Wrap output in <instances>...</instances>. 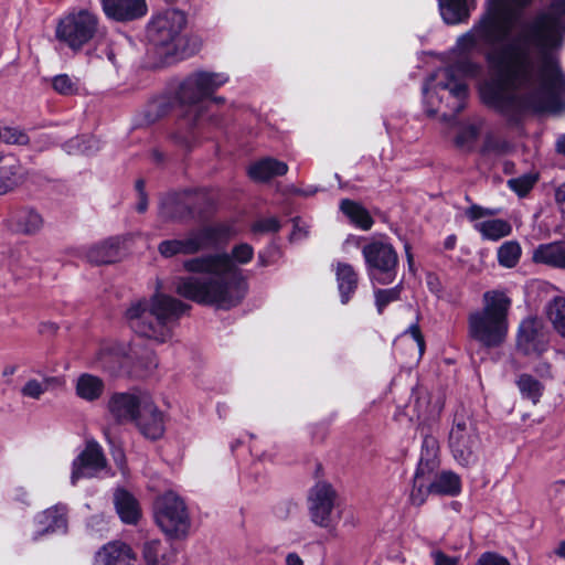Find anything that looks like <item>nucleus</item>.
<instances>
[{
  "instance_id": "obj_1",
  "label": "nucleus",
  "mask_w": 565,
  "mask_h": 565,
  "mask_svg": "<svg viewBox=\"0 0 565 565\" xmlns=\"http://www.w3.org/2000/svg\"><path fill=\"white\" fill-rule=\"evenodd\" d=\"M531 0H487V12L458 38L455 61L439 70L424 87L426 111L437 114L435 99H454L459 111L468 95L465 77L480 74L472 60L481 44L490 46L486 60L493 78L480 85L481 100L511 119L526 111L556 113L565 106V74L558 51L565 34V0H554L524 21L515 35L511 31Z\"/></svg>"
},
{
  "instance_id": "obj_2",
  "label": "nucleus",
  "mask_w": 565,
  "mask_h": 565,
  "mask_svg": "<svg viewBox=\"0 0 565 565\" xmlns=\"http://www.w3.org/2000/svg\"><path fill=\"white\" fill-rule=\"evenodd\" d=\"M254 257V248L242 243L228 253H213L188 258L183 269L198 276L178 277L173 287L181 297L200 305L231 309L239 305L247 292V281L237 265H245Z\"/></svg>"
},
{
  "instance_id": "obj_3",
  "label": "nucleus",
  "mask_w": 565,
  "mask_h": 565,
  "mask_svg": "<svg viewBox=\"0 0 565 565\" xmlns=\"http://www.w3.org/2000/svg\"><path fill=\"white\" fill-rule=\"evenodd\" d=\"M188 309L180 300L157 291L150 299H139L126 310V320L137 334L164 342L171 337L170 322Z\"/></svg>"
},
{
  "instance_id": "obj_4",
  "label": "nucleus",
  "mask_w": 565,
  "mask_h": 565,
  "mask_svg": "<svg viewBox=\"0 0 565 565\" xmlns=\"http://www.w3.org/2000/svg\"><path fill=\"white\" fill-rule=\"evenodd\" d=\"M482 308L468 315V335L487 349L502 345L509 330L511 299L499 290L482 296Z\"/></svg>"
},
{
  "instance_id": "obj_5",
  "label": "nucleus",
  "mask_w": 565,
  "mask_h": 565,
  "mask_svg": "<svg viewBox=\"0 0 565 565\" xmlns=\"http://www.w3.org/2000/svg\"><path fill=\"white\" fill-rule=\"evenodd\" d=\"M186 17L178 9H167L152 15L147 25L149 43L167 56L184 57Z\"/></svg>"
},
{
  "instance_id": "obj_6",
  "label": "nucleus",
  "mask_w": 565,
  "mask_h": 565,
  "mask_svg": "<svg viewBox=\"0 0 565 565\" xmlns=\"http://www.w3.org/2000/svg\"><path fill=\"white\" fill-rule=\"evenodd\" d=\"M231 235L232 228L228 225H207L189 232L182 238L162 241L158 245V252L166 258L177 255H195L214 247Z\"/></svg>"
},
{
  "instance_id": "obj_7",
  "label": "nucleus",
  "mask_w": 565,
  "mask_h": 565,
  "mask_svg": "<svg viewBox=\"0 0 565 565\" xmlns=\"http://www.w3.org/2000/svg\"><path fill=\"white\" fill-rule=\"evenodd\" d=\"M448 446L454 459L461 466L477 461L480 438L469 412L460 408L455 413L448 436Z\"/></svg>"
},
{
  "instance_id": "obj_8",
  "label": "nucleus",
  "mask_w": 565,
  "mask_h": 565,
  "mask_svg": "<svg viewBox=\"0 0 565 565\" xmlns=\"http://www.w3.org/2000/svg\"><path fill=\"white\" fill-rule=\"evenodd\" d=\"M153 516L161 531L171 537H183L189 532L191 521L188 508L174 491H166L156 498Z\"/></svg>"
},
{
  "instance_id": "obj_9",
  "label": "nucleus",
  "mask_w": 565,
  "mask_h": 565,
  "mask_svg": "<svg viewBox=\"0 0 565 565\" xmlns=\"http://www.w3.org/2000/svg\"><path fill=\"white\" fill-rule=\"evenodd\" d=\"M362 255L372 281L387 285L395 279L398 256L390 243L372 239L362 247Z\"/></svg>"
},
{
  "instance_id": "obj_10",
  "label": "nucleus",
  "mask_w": 565,
  "mask_h": 565,
  "mask_svg": "<svg viewBox=\"0 0 565 565\" xmlns=\"http://www.w3.org/2000/svg\"><path fill=\"white\" fill-rule=\"evenodd\" d=\"M97 30V17L87 10H79L71 12L60 20L55 35L70 49L78 51L96 35Z\"/></svg>"
},
{
  "instance_id": "obj_11",
  "label": "nucleus",
  "mask_w": 565,
  "mask_h": 565,
  "mask_svg": "<svg viewBox=\"0 0 565 565\" xmlns=\"http://www.w3.org/2000/svg\"><path fill=\"white\" fill-rule=\"evenodd\" d=\"M225 73L198 71L190 74L178 90L182 104L194 105L211 96L217 88L227 83Z\"/></svg>"
},
{
  "instance_id": "obj_12",
  "label": "nucleus",
  "mask_w": 565,
  "mask_h": 565,
  "mask_svg": "<svg viewBox=\"0 0 565 565\" xmlns=\"http://www.w3.org/2000/svg\"><path fill=\"white\" fill-rule=\"evenodd\" d=\"M150 398L145 393H115L110 396L107 408L117 423H136L142 409H151Z\"/></svg>"
},
{
  "instance_id": "obj_13",
  "label": "nucleus",
  "mask_w": 565,
  "mask_h": 565,
  "mask_svg": "<svg viewBox=\"0 0 565 565\" xmlns=\"http://www.w3.org/2000/svg\"><path fill=\"white\" fill-rule=\"evenodd\" d=\"M335 492L326 482L317 483L309 494V511L315 524L327 527L332 521Z\"/></svg>"
},
{
  "instance_id": "obj_14",
  "label": "nucleus",
  "mask_w": 565,
  "mask_h": 565,
  "mask_svg": "<svg viewBox=\"0 0 565 565\" xmlns=\"http://www.w3.org/2000/svg\"><path fill=\"white\" fill-rule=\"evenodd\" d=\"M106 465L100 447L95 443L87 444L86 448L73 461L71 482L73 486L82 478L94 477Z\"/></svg>"
},
{
  "instance_id": "obj_15",
  "label": "nucleus",
  "mask_w": 565,
  "mask_h": 565,
  "mask_svg": "<svg viewBox=\"0 0 565 565\" xmlns=\"http://www.w3.org/2000/svg\"><path fill=\"white\" fill-rule=\"evenodd\" d=\"M129 349L124 344L105 342L102 343L92 361L93 366L110 374L119 372L128 365Z\"/></svg>"
},
{
  "instance_id": "obj_16",
  "label": "nucleus",
  "mask_w": 565,
  "mask_h": 565,
  "mask_svg": "<svg viewBox=\"0 0 565 565\" xmlns=\"http://www.w3.org/2000/svg\"><path fill=\"white\" fill-rule=\"evenodd\" d=\"M105 14L116 21H131L147 13L146 0H102Z\"/></svg>"
},
{
  "instance_id": "obj_17",
  "label": "nucleus",
  "mask_w": 565,
  "mask_h": 565,
  "mask_svg": "<svg viewBox=\"0 0 565 565\" xmlns=\"http://www.w3.org/2000/svg\"><path fill=\"white\" fill-rule=\"evenodd\" d=\"M136 555L124 542L113 541L105 544L95 555L96 565H134Z\"/></svg>"
},
{
  "instance_id": "obj_18",
  "label": "nucleus",
  "mask_w": 565,
  "mask_h": 565,
  "mask_svg": "<svg viewBox=\"0 0 565 565\" xmlns=\"http://www.w3.org/2000/svg\"><path fill=\"white\" fill-rule=\"evenodd\" d=\"M120 250V239L109 237L99 243L82 248L83 257L95 265L110 264L118 259Z\"/></svg>"
},
{
  "instance_id": "obj_19",
  "label": "nucleus",
  "mask_w": 565,
  "mask_h": 565,
  "mask_svg": "<svg viewBox=\"0 0 565 565\" xmlns=\"http://www.w3.org/2000/svg\"><path fill=\"white\" fill-rule=\"evenodd\" d=\"M406 408L409 419L417 420L419 424L435 420L440 413V408L437 405L430 404L429 394L422 390L413 393L411 403Z\"/></svg>"
},
{
  "instance_id": "obj_20",
  "label": "nucleus",
  "mask_w": 565,
  "mask_h": 565,
  "mask_svg": "<svg viewBox=\"0 0 565 565\" xmlns=\"http://www.w3.org/2000/svg\"><path fill=\"white\" fill-rule=\"evenodd\" d=\"M150 407L151 409H142L135 424L146 438L157 440L163 436L164 419L152 398H150Z\"/></svg>"
},
{
  "instance_id": "obj_21",
  "label": "nucleus",
  "mask_w": 565,
  "mask_h": 565,
  "mask_svg": "<svg viewBox=\"0 0 565 565\" xmlns=\"http://www.w3.org/2000/svg\"><path fill=\"white\" fill-rule=\"evenodd\" d=\"M23 168L13 154L0 157V195L13 190L23 179Z\"/></svg>"
},
{
  "instance_id": "obj_22",
  "label": "nucleus",
  "mask_w": 565,
  "mask_h": 565,
  "mask_svg": "<svg viewBox=\"0 0 565 565\" xmlns=\"http://www.w3.org/2000/svg\"><path fill=\"white\" fill-rule=\"evenodd\" d=\"M537 264L565 269V242H553L539 245L532 255Z\"/></svg>"
},
{
  "instance_id": "obj_23",
  "label": "nucleus",
  "mask_w": 565,
  "mask_h": 565,
  "mask_svg": "<svg viewBox=\"0 0 565 565\" xmlns=\"http://www.w3.org/2000/svg\"><path fill=\"white\" fill-rule=\"evenodd\" d=\"M334 271L341 302L345 305L358 288L359 277L354 268L347 263H337Z\"/></svg>"
},
{
  "instance_id": "obj_24",
  "label": "nucleus",
  "mask_w": 565,
  "mask_h": 565,
  "mask_svg": "<svg viewBox=\"0 0 565 565\" xmlns=\"http://www.w3.org/2000/svg\"><path fill=\"white\" fill-rule=\"evenodd\" d=\"M288 166L274 158H264L248 169L250 178L255 181H268L271 178L286 174Z\"/></svg>"
},
{
  "instance_id": "obj_25",
  "label": "nucleus",
  "mask_w": 565,
  "mask_h": 565,
  "mask_svg": "<svg viewBox=\"0 0 565 565\" xmlns=\"http://www.w3.org/2000/svg\"><path fill=\"white\" fill-rule=\"evenodd\" d=\"M142 554L147 565H172L175 559L174 550L158 540L146 542Z\"/></svg>"
},
{
  "instance_id": "obj_26",
  "label": "nucleus",
  "mask_w": 565,
  "mask_h": 565,
  "mask_svg": "<svg viewBox=\"0 0 565 565\" xmlns=\"http://www.w3.org/2000/svg\"><path fill=\"white\" fill-rule=\"evenodd\" d=\"M116 511L122 522L135 524L139 520L141 512L137 500L125 490H117L114 495Z\"/></svg>"
},
{
  "instance_id": "obj_27",
  "label": "nucleus",
  "mask_w": 565,
  "mask_h": 565,
  "mask_svg": "<svg viewBox=\"0 0 565 565\" xmlns=\"http://www.w3.org/2000/svg\"><path fill=\"white\" fill-rule=\"evenodd\" d=\"M540 330L541 323L536 318L529 317L522 320L518 331V347L525 353L535 351Z\"/></svg>"
},
{
  "instance_id": "obj_28",
  "label": "nucleus",
  "mask_w": 565,
  "mask_h": 565,
  "mask_svg": "<svg viewBox=\"0 0 565 565\" xmlns=\"http://www.w3.org/2000/svg\"><path fill=\"white\" fill-rule=\"evenodd\" d=\"M104 387L103 380L89 373L79 375L75 385L76 394L88 402L98 399L104 392Z\"/></svg>"
},
{
  "instance_id": "obj_29",
  "label": "nucleus",
  "mask_w": 565,
  "mask_h": 565,
  "mask_svg": "<svg viewBox=\"0 0 565 565\" xmlns=\"http://www.w3.org/2000/svg\"><path fill=\"white\" fill-rule=\"evenodd\" d=\"M545 315L553 330L565 339V295L552 298L545 306Z\"/></svg>"
},
{
  "instance_id": "obj_30",
  "label": "nucleus",
  "mask_w": 565,
  "mask_h": 565,
  "mask_svg": "<svg viewBox=\"0 0 565 565\" xmlns=\"http://www.w3.org/2000/svg\"><path fill=\"white\" fill-rule=\"evenodd\" d=\"M12 222L18 232L31 235L43 226L42 216L34 210H20L12 215Z\"/></svg>"
},
{
  "instance_id": "obj_31",
  "label": "nucleus",
  "mask_w": 565,
  "mask_h": 565,
  "mask_svg": "<svg viewBox=\"0 0 565 565\" xmlns=\"http://www.w3.org/2000/svg\"><path fill=\"white\" fill-rule=\"evenodd\" d=\"M340 209L361 230L367 231L372 227L373 218L361 204L345 199L341 201Z\"/></svg>"
},
{
  "instance_id": "obj_32",
  "label": "nucleus",
  "mask_w": 565,
  "mask_h": 565,
  "mask_svg": "<svg viewBox=\"0 0 565 565\" xmlns=\"http://www.w3.org/2000/svg\"><path fill=\"white\" fill-rule=\"evenodd\" d=\"M439 8L444 21L448 24L460 23L469 17L466 0H439Z\"/></svg>"
},
{
  "instance_id": "obj_33",
  "label": "nucleus",
  "mask_w": 565,
  "mask_h": 565,
  "mask_svg": "<svg viewBox=\"0 0 565 565\" xmlns=\"http://www.w3.org/2000/svg\"><path fill=\"white\" fill-rule=\"evenodd\" d=\"M128 365H132L142 374H149L158 366V360L153 351L138 347L129 348Z\"/></svg>"
},
{
  "instance_id": "obj_34",
  "label": "nucleus",
  "mask_w": 565,
  "mask_h": 565,
  "mask_svg": "<svg viewBox=\"0 0 565 565\" xmlns=\"http://www.w3.org/2000/svg\"><path fill=\"white\" fill-rule=\"evenodd\" d=\"M430 490L436 494L456 495L460 492L461 482L452 471H439L430 483Z\"/></svg>"
},
{
  "instance_id": "obj_35",
  "label": "nucleus",
  "mask_w": 565,
  "mask_h": 565,
  "mask_svg": "<svg viewBox=\"0 0 565 565\" xmlns=\"http://www.w3.org/2000/svg\"><path fill=\"white\" fill-rule=\"evenodd\" d=\"M36 521L43 525L41 534L65 530V509L63 507L47 509L36 516Z\"/></svg>"
},
{
  "instance_id": "obj_36",
  "label": "nucleus",
  "mask_w": 565,
  "mask_h": 565,
  "mask_svg": "<svg viewBox=\"0 0 565 565\" xmlns=\"http://www.w3.org/2000/svg\"><path fill=\"white\" fill-rule=\"evenodd\" d=\"M475 228L480 232L484 238L491 241H498L508 236L512 231L510 223L501 218H493L477 223Z\"/></svg>"
},
{
  "instance_id": "obj_37",
  "label": "nucleus",
  "mask_w": 565,
  "mask_h": 565,
  "mask_svg": "<svg viewBox=\"0 0 565 565\" xmlns=\"http://www.w3.org/2000/svg\"><path fill=\"white\" fill-rule=\"evenodd\" d=\"M516 385L524 398H529L533 404L540 401L544 386L540 381L530 374H521L516 381Z\"/></svg>"
},
{
  "instance_id": "obj_38",
  "label": "nucleus",
  "mask_w": 565,
  "mask_h": 565,
  "mask_svg": "<svg viewBox=\"0 0 565 565\" xmlns=\"http://www.w3.org/2000/svg\"><path fill=\"white\" fill-rule=\"evenodd\" d=\"M189 214H191L190 207L174 198L166 199L160 207V216L164 221H180Z\"/></svg>"
},
{
  "instance_id": "obj_39",
  "label": "nucleus",
  "mask_w": 565,
  "mask_h": 565,
  "mask_svg": "<svg viewBox=\"0 0 565 565\" xmlns=\"http://www.w3.org/2000/svg\"><path fill=\"white\" fill-rule=\"evenodd\" d=\"M521 256V247L514 241L503 243L498 249L499 264L507 268L514 267Z\"/></svg>"
},
{
  "instance_id": "obj_40",
  "label": "nucleus",
  "mask_w": 565,
  "mask_h": 565,
  "mask_svg": "<svg viewBox=\"0 0 565 565\" xmlns=\"http://www.w3.org/2000/svg\"><path fill=\"white\" fill-rule=\"evenodd\" d=\"M439 460L438 459H425L419 458L417 469L414 475V480L422 481L425 483H433L439 472Z\"/></svg>"
},
{
  "instance_id": "obj_41",
  "label": "nucleus",
  "mask_w": 565,
  "mask_h": 565,
  "mask_svg": "<svg viewBox=\"0 0 565 565\" xmlns=\"http://www.w3.org/2000/svg\"><path fill=\"white\" fill-rule=\"evenodd\" d=\"M55 381L56 380L54 377H46L43 381L30 379L21 387V395L33 399H40L42 395L49 390L50 384Z\"/></svg>"
},
{
  "instance_id": "obj_42",
  "label": "nucleus",
  "mask_w": 565,
  "mask_h": 565,
  "mask_svg": "<svg viewBox=\"0 0 565 565\" xmlns=\"http://www.w3.org/2000/svg\"><path fill=\"white\" fill-rule=\"evenodd\" d=\"M0 140L8 145L24 146L30 141L26 132L18 127L0 125Z\"/></svg>"
},
{
  "instance_id": "obj_43",
  "label": "nucleus",
  "mask_w": 565,
  "mask_h": 565,
  "mask_svg": "<svg viewBox=\"0 0 565 565\" xmlns=\"http://www.w3.org/2000/svg\"><path fill=\"white\" fill-rule=\"evenodd\" d=\"M401 288L398 286L390 289H379L375 291V302L379 313H382L384 308L392 301L399 298Z\"/></svg>"
},
{
  "instance_id": "obj_44",
  "label": "nucleus",
  "mask_w": 565,
  "mask_h": 565,
  "mask_svg": "<svg viewBox=\"0 0 565 565\" xmlns=\"http://www.w3.org/2000/svg\"><path fill=\"white\" fill-rule=\"evenodd\" d=\"M67 147L70 148L68 152H72V150L89 154L96 150H98V141L95 138H75L72 139Z\"/></svg>"
},
{
  "instance_id": "obj_45",
  "label": "nucleus",
  "mask_w": 565,
  "mask_h": 565,
  "mask_svg": "<svg viewBox=\"0 0 565 565\" xmlns=\"http://www.w3.org/2000/svg\"><path fill=\"white\" fill-rule=\"evenodd\" d=\"M53 87L63 95H72L77 92V83L66 74L55 76L53 78Z\"/></svg>"
},
{
  "instance_id": "obj_46",
  "label": "nucleus",
  "mask_w": 565,
  "mask_h": 565,
  "mask_svg": "<svg viewBox=\"0 0 565 565\" xmlns=\"http://www.w3.org/2000/svg\"><path fill=\"white\" fill-rule=\"evenodd\" d=\"M535 181L536 179L532 175H522L519 178L510 179L508 184L511 190L516 192L520 196H523L530 192Z\"/></svg>"
},
{
  "instance_id": "obj_47",
  "label": "nucleus",
  "mask_w": 565,
  "mask_h": 565,
  "mask_svg": "<svg viewBox=\"0 0 565 565\" xmlns=\"http://www.w3.org/2000/svg\"><path fill=\"white\" fill-rule=\"evenodd\" d=\"M413 489L409 494V500L413 505H422L428 493H433L430 490V483L413 480Z\"/></svg>"
},
{
  "instance_id": "obj_48",
  "label": "nucleus",
  "mask_w": 565,
  "mask_h": 565,
  "mask_svg": "<svg viewBox=\"0 0 565 565\" xmlns=\"http://www.w3.org/2000/svg\"><path fill=\"white\" fill-rule=\"evenodd\" d=\"M438 441L435 437L430 435H425L422 445L420 458L429 459H438Z\"/></svg>"
},
{
  "instance_id": "obj_49",
  "label": "nucleus",
  "mask_w": 565,
  "mask_h": 565,
  "mask_svg": "<svg viewBox=\"0 0 565 565\" xmlns=\"http://www.w3.org/2000/svg\"><path fill=\"white\" fill-rule=\"evenodd\" d=\"M279 228H280L279 221L273 216L256 221L252 227L253 232L262 233V234L275 233V232L279 231Z\"/></svg>"
},
{
  "instance_id": "obj_50",
  "label": "nucleus",
  "mask_w": 565,
  "mask_h": 565,
  "mask_svg": "<svg viewBox=\"0 0 565 565\" xmlns=\"http://www.w3.org/2000/svg\"><path fill=\"white\" fill-rule=\"evenodd\" d=\"M478 137V129L473 125L463 127L456 137V143L459 147H466L473 142Z\"/></svg>"
},
{
  "instance_id": "obj_51",
  "label": "nucleus",
  "mask_w": 565,
  "mask_h": 565,
  "mask_svg": "<svg viewBox=\"0 0 565 565\" xmlns=\"http://www.w3.org/2000/svg\"><path fill=\"white\" fill-rule=\"evenodd\" d=\"M430 556L434 561V565H458L460 562V557L448 556L441 550L431 551Z\"/></svg>"
},
{
  "instance_id": "obj_52",
  "label": "nucleus",
  "mask_w": 565,
  "mask_h": 565,
  "mask_svg": "<svg viewBox=\"0 0 565 565\" xmlns=\"http://www.w3.org/2000/svg\"><path fill=\"white\" fill-rule=\"evenodd\" d=\"M476 565H510V563L497 553L487 552L479 557Z\"/></svg>"
},
{
  "instance_id": "obj_53",
  "label": "nucleus",
  "mask_w": 565,
  "mask_h": 565,
  "mask_svg": "<svg viewBox=\"0 0 565 565\" xmlns=\"http://www.w3.org/2000/svg\"><path fill=\"white\" fill-rule=\"evenodd\" d=\"M466 213L470 220L475 221V220H479V218L488 216V215H494L497 213V211L490 210V209H484L479 205H472L467 210Z\"/></svg>"
},
{
  "instance_id": "obj_54",
  "label": "nucleus",
  "mask_w": 565,
  "mask_h": 565,
  "mask_svg": "<svg viewBox=\"0 0 565 565\" xmlns=\"http://www.w3.org/2000/svg\"><path fill=\"white\" fill-rule=\"evenodd\" d=\"M405 334H409L413 338L416 347L418 348L419 354H422L424 352V338L420 333L419 327L417 324H412Z\"/></svg>"
},
{
  "instance_id": "obj_55",
  "label": "nucleus",
  "mask_w": 565,
  "mask_h": 565,
  "mask_svg": "<svg viewBox=\"0 0 565 565\" xmlns=\"http://www.w3.org/2000/svg\"><path fill=\"white\" fill-rule=\"evenodd\" d=\"M556 202L563 213H565V183L561 184L555 193Z\"/></svg>"
},
{
  "instance_id": "obj_56",
  "label": "nucleus",
  "mask_w": 565,
  "mask_h": 565,
  "mask_svg": "<svg viewBox=\"0 0 565 565\" xmlns=\"http://www.w3.org/2000/svg\"><path fill=\"white\" fill-rule=\"evenodd\" d=\"M57 330V326L53 322H42L40 324V333H54Z\"/></svg>"
},
{
  "instance_id": "obj_57",
  "label": "nucleus",
  "mask_w": 565,
  "mask_h": 565,
  "mask_svg": "<svg viewBox=\"0 0 565 565\" xmlns=\"http://www.w3.org/2000/svg\"><path fill=\"white\" fill-rule=\"evenodd\" d=\"M287 565H303L301 557L297 553H289L286 556Z\"/></svg>"
},
{
  "instance_id": "obj_58",
  "label": "nucleus",
  "mask_w": 565,
  "mask_h": 565,
  "mask_svg": "<svg viewBox=\"0 0 565 565\" xmlns=\"http://www.w3.org/2000/svg\"><path fill=\"white\" fill-rule=\"evenodd\" d=\"M148 202L145 193H141L139 196V202L137 203V211L143 213L147 210Z\"/></svg>"
},
{
  "instance_id": "obj_59",
  "label": "nucleus",
  "mask_w": 565,
  "mask_h": 565,
  "mask_svg": "<svg viewBox=\"0 0 565 565\" xmlns=\"http://www.w3.org/2000/svg\"><path fill=\"white\" fill-rule=\"evenodd\" d=\"M18 371V366L14 364L4 366L2 371V376L9 377L12 376Z\"/></svg>"
},
{
  "instance_id": "obj_60",
  "label": "nucleus",
  "mask_w": 565,
  "mask_h": 565,
  "mask_svg": "<svg viewBox=\"0 0 565 565\" xmlns=\"http://www.w3.org/2000/svg\"><path fill=\"white\" fill-rule=\"evenodd\" d=\"M557 150L558 152L563 153L565 156V135L558 138L557 140Z\"/></svg>"
},
{
  "instance_id": "obj_61",
  "label": "nucleus",
  "mask_w": 565,
  "mask_h": 565,
  "mask_svg": "<svg viewBox=\"0 0 565 565\" xmlns=\"http://www.w3.org/2000/svg\"><path fill=\"white\" fill-rule=\"evenodd\" d=\"M103 524H105V521H104L103 516H94V518H92L90 523H89V525L93 529H94L95 525H103Z\"/></svg>"
},
{
  "instance_id": "obj_62",
  "label": "nucleus",
  "mask_w": 565,
  "mask_h": 565,
  "mask_svg": "<svg viewBox=\"0 0 565 565\" xmlns=\"http://www.w3.org/2000/svg\"><path fill=\"white\" fill-rule=\"evenodd\" d=\"M557 555L565 558V541L561 542L558 548L555 551Z\"/></svg>"
},
{
  "instance_id": "obj_63",
  "label": "nucleus",
  "mask_w": 565,
  "mask_h": 565,
  "mask_svg": "<svg viewBox=\"0 0 565 565\" xmlns=\"http://www.w3.org/2000/svg\"><path fill=\"white\" fill-rule=\"evenodd\" d=\"M454 245H455V237H452V236L448 237L445 243L446 248L450 249L454 247Z\"/></svg>"
},
{
  "instance_id": "obj_64",
  "label": "nucleus",
  "mask_w": 565,
  "mask_h": 565,
  "mask_svg": "<svg viewBox=\"0 0 565 565\" xmlns=\"http://www.w3.org/2000/svg\"><path fill=\"white\" fill-rule=\"evenodd\" d=\"M143 186H145V182L142 180H138L137 183H136V188L139 191L140 195H141V193H143V191H142Z\"/></svg>"
}]
</instances>
